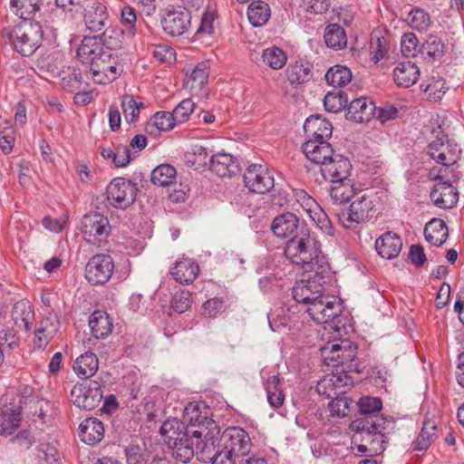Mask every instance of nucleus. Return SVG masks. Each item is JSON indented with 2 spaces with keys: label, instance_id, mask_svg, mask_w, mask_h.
<instances>
[{
  "label": "nucleus",
  "instance_id": "f257e3e1",
  "mask_svg": "<svg viewBox=\"0 0 464 464\" xmlns=\"http://www.w3.org/2000/svg\"><path fill=\"white\" fill-rule=\"evenodd\" d=\"M204 411L198 404H189L184 410V423L177 418L166 420L160 429V435H219L220 427L208 417V409L203 406Z\"/></svg>",
  "mask_w": 464,
  "mask_h": 464
},
{
  "label": "nucleus",
  "instance_id": "f03ea898",
  "mask_svg": "<svg viewBox=\"0 0 464 464\" xmlns=\"http://www.w3.org/2000/svg\"><path fill=\"white\" fill-rule=\"evenodd\" d=\"M360 416L350 424V429L368 435H388L395 432L396 422L392 417L379 414L382 401L379 397L362 396L356 402Z\"/></svg>",
  "mask_w": 464,
  "mask_h": 464
},
{
  "label": "nucleus",
  "instance_id": "7ed1b4c3",
  "mask_svg": "<svg viewBox=\"0 0 464 464\" xmlns=\"http://www.w3.org/2000/svg\"><path fill=\"white\" fill-rule=\"evenodd\" d=\"M433 132L437 133L436 140L428 145L427 154L442 167L430 169L429 177L431 179H443L449 176L450 169H454L459 160L461 150L453 140L448 139L440 126Z\"/></svg>",
  "mask_w": 464,
  "mask_h": 464
},
{
  "label": "nucleus",
  "instance_id": "20e7f679",
  "mask_svg": "<svg viewBox=\"0 0 464 464\" xmlns=\"http://www.w3.org/2000/svg\"><path fill=\"white\" fill-rule=\"evenodd\" d=\"M322 254L321 244L311 236L308 226H303L296 236L289 238L285 246V256L304 270H312L314 260Z\"/></svg>",
  "mask_w": 464,
  "mask_h": 464
},
{
  "label": "nucleus",
  "instance_id": "39448f33",
  "mask_svg": "<svg viewBox=\"0 0 464 464\" xmlns=\"http://www.w3.org/2000/svg\"><path fill=\"white\" fill-rule=\"evenodd\" d=\"M43 29L39 23L23 21L14 27H5L1 32L5 43L10 44L22 56H30L43 42Z\"/></svg>",
  "mask_w": 464,
  "mask_h": 464
},
{
  "label": "nucleus",
  "instance_id": "423d86ee",
  "mask_svg": "<svg viewBox=\"0 0 464 464\" xmlns=\"http://www.w3.org/2000/svg\"><path fill=\"white\" fill-rule=\"evenodd\" d=\"M81 232L88 244L102 246L111 233V226L106 216L99 212L85 214L81 219Z\"/></svg>",
  "mask_w": 464,
  "mask_h": 464
},
{
  "label": "nucleus",
  "instance_id": "0eeeda50",
  "mask_svg": "<svg viewBox=\"0 0 464 464\" xmlns=\"http://www.w3.org/2000/svg\"><path fill=\"white\" fill-rule=\"evenodd\" d=\"M122 71L118 56L111 50L105 51L86 70L85 76L98 84H106L116 80Z\"/></svg>",
  "mask_w": 464,
  "mask_h": 464
},
{
  "label": "nucleus",
  "instance_id": "6e6552de",
  "mask_svg": "<svg viewBox=\"0 0 464 464\" xmlns=\"http://www.w3.org/2000/svg\"><path fill=\"white\" fill-rule=\"evenodd\" d=\"M137 192V185L125 178L113 179L106 189L110 204L121 209H125L134 203Z\"/></svg>",
  "mask_w": 464,
  "mask_h": 464
},
{
  "label": "nucleus",
  "instance_id": "1a4fd4ad",
  "mask_svg": "<svg viewBox=\"0 0 464 464\" xmlns=\"http://www.w3.org/2000/svg\"><path fill=\"white\" fill-rule=\"evenodd\" d=\"M460 179V172L456 169H450L449 176L443 179H438L430 192V198L436 207L440 208H450L455 206L459 199V192L452 183Z\"/></svg>",
  "mask_w": 464,
  "mask_h": 464
},
{
  "label": "nucleus",
  "instance_id": "9d476101",
  "mask_svg": "<svg viewBox=\"0 0 464 464\" xmlns=\"http://www.w3.org/2000/svg\"><path fill=\"white\" fill-rule=\"evenodd\" d=\"M310 317L317 324L334 323L341 315L343 306L341 300L334 295H323L307 307Z\"/></svg>",
  "mask_w": 464,
  "mask_h": 464
},
{
  "label": "nucleus",
  "instance_id": "9b49d317",
  "mask_svg": "<svg viewBox=\"0 0 464 464\" xmlns=\"http://www.w3.org/2000/svg\"><path fill=\"white\" fill-rule=\"evenodd\" d=\"M375 214L374 204L372 198L363 194L356 196L350 204L346 213L338 215L339 221L344 227H351L352 223H364L373 218Z\"/></svg>",
  "mask_w": 464,
  "mask_h": 464
},
{
  "label": "nucleus",
  "instance_id": "f8f14e48",
  "mask_svg": "<svg viewBox=\"0 0 464 464\" xmlns=\"http://www.w3.org/2000/svg\"><path fill=\"white\" fill-rule=\"evenodd\" d=\"M71 397L78 408L92 411L100 405L103 395L101 384L97 381L90 380L74 385Z\"/></svg>",
  "mask_w": 464,
  "mask_h": 464
},
{
  "label": "nucleus",
  "instance_id": "ddd939ff",
  "mask_svg": "<svg viewBox=\"0 0 464 464\" xmlns=\"http://www.w3.org/2000/svg\"><path fill=\"white\" fill-rule=\"evenodd\" d=\"M114 269L113 259L105 254H97L88 261L85 277L93 285H103L110 280Z\"/></svg>",
  "mask_w": 464,
  "mask_h": 464
},
{
  "label": "nucleus",
  "instance_id": "4468645a",
  "mask_svg": "<svg viewBox=\"0 0 464 464\" xmlns=\"http://www.w3.org/2000/svg\"><path fill=\"white\" fill-rule=\"evenodd\" d=\"M245 186L254 193L266 194L275 186L273 174L261 164L250 165L244 173Z\"/></svg>",
  "mask_w": 464,
  "mask_h": 464
},
{
  "label": "nucleus",
  "instance_id": "2eb2a0df",
  "mask_svg": "<svg viewBox=\"0 0 464 464\" xmlns=\"http://www.w3.org/2000/svg\"><path fill=\"white\" fill-rule=\"evenodd\" d=\"M191 19V14L187 8L168 10L161 19V24L166 34L179 36L189 29Z\"/></svg>",
  "mask_w": 464,
  "mask_h": 464
},
{
  "label": "nucleus",
  "instance_id": "dca6fc26",
  "mask_svg": "<svg viewBox=\"0 0 464 464\" xmlns=\"http://www.w3.org/2000/svg\"><path fill=\"white\" fill-rule=\"evenodd\" d=\"M303 226H308L304 220L292 213L285 212L276 216L271 224L272 232L278 237H293L300 232Z\"/></svg>",
  "mask_w": 464,
  "mask_h": 464
},
{
  "label": "nucleus",
  "instance_id": "f3484780",
  "mask_svg": "<svg viewBox=\"0 0 464 464\" xmlns=\"http://www.w3.org/2000/svg\"><path fill=\"white\" fill-rule=\"evenodd\" d=\"M209 440L213 450L219 441L221 449L235 459L246 456L253 446L250 437H210Z\"/></svg>",
  "mask_w": 464,
  "mask_h": 464
},
{
  "label": "nucleus",
  "instance_id": "a211bd4d",
  "mask_svg": "<svg viewBox=\"0 0 464 464\" xmlns=\"http://www.w3.org/2000/svg\"><path fill=\"white\" fill-rule=\"evenodd\" d=\"M350 160L341 154H335L324 166L320 167V172L324 180L334 181L349 178L352 171Z\"/></svg>",
  "mask_w": 464,
  "mask_h": 464
},
{
  "label": "nucleus",
  "instance_id": "6ab92c4d",
  "mask_svg": "<svg viewBox=\"0 0 464 464\" xmlns=\"http://www.w3.org/2000/svg\"><path fill=\"white\" fill-rule=\"evenodd\" d=\"M108 18L107 7L99 1H89L83 6L84 23L91 32H99L103 29Z\"/></svg>",
  "mask_w": 464,
  "mask_h": 464
},
{
  "label": "nucleus",
  "instance_id": "aec40b11",
  "mask_svg": "<svg viewBox=\"0 0 464 464\" xmlns=\"http://www.w3.org/2000/svg\"><path fill=\"white\" fill-rule=\"evenodd\" d=\"M302 149L306 158L311 162L320 165V167L324 166L327 160L336 154L332 145L326 140H307L303 144Z\"/></svg>",
  "mask_w": 464,
  "mask_h": 464
},
{
  "label": "nucleus",
  "instance_id": "412c9836",
  "mask_svg": "<svg viewBox=\"0 0 464 464\" xmlns=\"http://www.w3.org/2000/svg\"><path fill=\"white\" fill-rule=\"evenodd\" d=\"M29 413L32 414V425L35 430L44 431V426L50 424L53 419L54 411L49 401L44 399L30 400L28 403Z\"/></svg>",
  "mask_w": 464,
  "mask_h": 464
},
{
  "label": "nucleus",
  "instance_id": "4be33fe9",
  "mask_svg": "<svg viewBox=\"0 0 464 464\" xmlns=\"http://www.w3.org/2000/svg\"><path fill=\"white\" fill-rule=\"evenodd\" d=\"M324 286H322L319 282L307 279L296 282L292 294L296 302L304 303L309 306L324 295Z\"/></svg>",
  "mask_w": 464,
  "mask_h": 464
},
{
  "label": "nucleus",
  "instance_id": "5701e85b",
  "mask_svg": "<svg viewBox=\"0 0 464 464\" xmlns=\"http://www.w3.org/2000/svg\"><path fill=\"white\" fill-rule=\"evenodd\" d=\"M105 51L109 50L96 37H84L77 49V57L87 70Z\"/></svg>",
  "mask_w": 464,
  "mask_h": 464
},
{
  "label": "nucleus",
  "instance_id": "b1692460",
  "mask_svg": "<svg viewBox=\"0 0 464 464\" xmlns=\"http://www.w3.org/2000/svg\"><path fill=\"white\" fill-rule=\"evenodd\" d=\"M137 438V440L125 448L128 464H142L155 450L151 437Z\"/></svg>",
  "mask_w": 464,
  "mask_h": 464
},
{
  "label": "nucleus",
  "instance_id": "393cba45",
  "mask_svg": "<svg viewBox=\"0 0 464 464\" xmlns=\"http://www.w3.org/2000/svg\"><path fill=\"white\" fill-rule=\"evenodd\" d=\"M377 107L365 97L354 99L348 106L345 117L355 122L369 121L376 114Z\"/></svg>",
  "mask_w": 464,
  "mask_h": 464
},
{
  "label": "nucleus",
  "instance_id": "a878e982",
  "mask_svg": "<svg viewBox=\"0 0 464 464\" xmlns=\"http://www.w3.org/2000/svg\"><path fill=\"white\" fill-rule=\"evenodd\" d=\"M208 166L211 171L221 178L231 177L240 171L237 159L227 153L212 155Z\"/></svg>",
  "mask_w": 464,
  "mask_h": 464
},
{
  "label": "nucleus",
  "instance_id": "bb28decb",
  "mask_svg": "<svg viewBox=\"0 0 464 464\" xmlns=\"http://www.w3.org/2000/svg\"><path fill=\"white\" fill-rule=\"evenodd\" d=\"M304 131L308 140H324L331 138L333 126L329 121L319 115H312L304 121Z\"/></svg>",
  "mask_w": 464,
  "mask_h": 464
},
{
  "label": "nucleus",
  "instance_id": "cd10ccee",
  "mask_svg": "<svg viewBox=\"0 0 464 464\" xmlns=\"http://www.w3.org/2000/svg\"><path fill=\"white\" fill-rule=\"evenodd\" d=\"M171 455L183 463H188L195 454L192 437H168L166 441Z\"/></svg>",
  "mask_w": 464,
  "mask_h": 464
},
{
  "label": "nucleus",
  "instance_id": "c85d7f7f",
  "mask_svg": "<svg viewBox=\"0 0 464 464\" xmlns=\"http://www.w3.org/2000/svg\"><path fill=\"white\" fill-rule=\"evenodd\" d=\"M402 247L401 237L392 232H387L378 237L375 241V249L378 254L386 259L396 257Z\"/></svg>",
  "mask_w": 464,
  "mask_h": 464
},
{
  "label": "nucleus",
  "instance_id": "c756f323",
  "mask_svg": "<svg viewBox=\"0 0 464 464\" xmlns=\"http://www.w3.org/2000/svg\"><path fill=\"white\" fill-rule=\"evenodd\" d=\"M22 407L18 404L10 403L5 406L0 414V435H12L19 427L21 422Z\"/></svg>",
  "mask_w": 464,
  "mask_h": 464
},
{
  "label": "nucleus",
  "instance_id": "7c9ffc66",
  "mask_svg": "<svg viewBox=\"0 0 464 464\" xmlns=\"http://www.w3.org/2000/svg\"><path fill=\"white\" fill-rule=\"evenodd\" d=\"M199 266L198 263L190 258H183L175 263L170 270L174 280L179 284H190L198 276Z\"/></svg>",
  "mask_w": 464,
  "mask_h": 464
},
{
  "label": "nucleus",
  "instance_id": "2f4dec72",
  "mask_svg": "<svg viewBox=\"0 0 464 464\" xmlns=\"http://www.w3.org/2000/svg\"><path fill=\"white\" fill-rule=\"evenodd\" d=\"M419 76L418 66L411 61L399 63L393 70V80L400 87H411L417 82Z\"/></svg>",
  "mask_w": 464,
  "mask_h": 464
},
{
  "label": "nucleus",
  "instance_id": "473e14b6",
  "mask_svg": "<svg viewBox=\"0 0 464 464\" xmlns=\"http://www.w3.org/2000/svg\"><path fill=\"white\" fill-rule=\"evenodd\" d=\"M330 196L336 204H343L351 201L357 194L354 188V182L349 178L342 180L331 181Z\"/></svg>",
  "mask_w": 464,
  "mask_h": 464
},
{
  "label": "nucleus",
  "instance_id": "72a5a7b5",
  "mask_svg": "<svg viewBox=\"0 0 464 464\" xmlns=\"http://www.w3.org/2000/svg\"><path fill=\"white\" fill-rule=\"evenodd\" d=\"M73 371L78 377L87 381L98 371L99 360L94 353L87 352L80 355L73 363Z\"/></svg>",
  "mask_w": 464,
  "mask_h": 464
},
{
  "label": "nucleus",
  "instance_id": "f704fd0d",
  "mask_svg": "<svg viewBox=\"0 0 464 464\" xmlns=\"http://www.w3.org/2000/svg\"><path fill=\"white\" fill-rule=\"evenodd\" d=\"M313 65L306 61H296L288 65L286 76L292 86H297L308 82L312 78Z\"/></svg>",
  "mask_w": 464,
  "mask_h": 464
},
{
  "label": "nucleus",
  "instance_id": "c9c22d12",
  "mask_svg": "<svg viewBox=\"0 0 464 464\" xmlns=\"http://www.w3.org/2000/svg\"><path fill=\"white\" fill-rule=\"evenodd\" d=\"M89 325L92 334L96 339H102L108 336L112 330V321L107 313L94 311L90 316Z\"/></svg>",
  "mask_w": 464,
  "mask_h": 464
},
{
  "label": "nucleus",
  "instance_id": "e433bc0d",
  "mask_svg": "<svg viewBox=\"0 0 464 464\" xmlns=\"http://www.w3.org/2000/svg\"><path fill=\"white\" fill-rule=\"evenodd\" d=\"M448 236V227L442 219L434 218L425 226V239L433 246H440L443 245Z\"/></svg>",
  "mask_w": 464,
  "mask_h": 464
},
{
  "label": "nucleus",
  "instance_id": "4c0bfd02",
  "mask_svg": "<svg viewBox=\"0 0 464 464\" xmlns=\"http://www.w3.org/2000/svg\"><path fill=\"white\" fill-rule=\"evenodd\" d=\"M61 85L63 90L73 92L82 89L83 84L88 85V78L85 76V68L69 67L68 72H63Z\"/></svg>",
  "mask_w": 464,
  "mask_h": 464
},
{
  "label": "nucleus",
  "instance_id": "58836bf2",
  "mask_svg": "<svg viewBox=\"0 0 464 464\" xmlns=\"http://www.w3.org/2000/svg\"><path fill=\"white\" fill-rule=\"evenodd\" d=\"M324 39L325 44L332 49L341 50L347 44V36L344 29L337 24H328L324 30Z\"/></svg>",
  "mask_w": 464,
  "mask_h": 464
},
{
  "label": "nucleus",
  "instance_id": "ea45409f",
  "mask_svg": "<svg viewBox=\"0 0 464 464\" xmlns=\"http://www.w3.org/2000/svg\"><path fill=\"white\" fill-rule=\"evenodd\" d=\"M352 78L351 70L341 64L332 66L325 73L326 82L335 89L344 87L352 81Z\"/></svg>",
  "mask_w": 464,
  "mask_h": 464
},
{
  "label": "nucleus",
  "instance_id": "a19ab883",
  "mask_svg": "<svg viewBox=\"0 0 464 464\" xmlns=\"http://www.w3.org/2000/svg\"><path fill=\"white\" fill-rule=\"evenodd\" d=\"M57 332V325L51 317H45L39 322L35 330V345L39 348L45 347Z\"/></svg>",
  "mask_w": 464,
  "mask_h": 464
},
{
  "label": "nucleus",
  "instance_id": "79ce46f5",
  "mask_svg": "<svg viewBox=\"0 0 464 464\" xmlns=\"http://www.w3.org/2000/svg\"><path fill=\"white\" fill-rule=\"evenodd\" d=\"M270 7L263 1H254L247 10V17L253 26L264 25L270 17Z\"/></svg>",
  "mask_w": 464,
  "mask_h": 464
},
{
  "label": "nucleus",
  "instance_id": "37998d69",
  "mask_svg": "<svg viewBox=\"0 0 464 464\" xmlns=\"http://www.w3.org/2000/svg\"><path fill=\"white\" fill-rule=\"evenodd\" d=\"M34 311L24 301L17 302L12 311V318L18 327H24L25 331L31 329L32 320L34 319Z\"/></svg>",
  "mask_w": 464,
  "mask_h": 464
},
{
  "label": "nucleus",
  "instance_id": "c03bdc74",
  "mask_svg": "<svg viewBox=\"0 0 464 464\" xmlns=\"http://www.w3.org/2000/svg\"><path fill=\"white\" fill-rule=\"evenodd\" d=\"M348 97L346 92L340 89L328 92L324 99V106L328 112L338 113L346 107Z\"/></svg>",
  "mask_w": 464,
  "mask_h": 464
},
{
  "label": "nucleus",
  "instance_id": "a18cd8bd",
  "mask_svg": "<svg viewBox=\"0 0 464 464\" xmlns=\"http://www.w3.org/2000/svg\"><path fill=\"white\" fill-rule=\"evenodd\" d=\"M42 0H10V5L23 21L30 19L40 10Z\"/></svg>",
  "mask_w": 464,
  "mask_h": 464
},
{
  "label": "nucleus",
  "instance_id": "49530a36",
  "mask_svg": "<svg viewBox=\"0 0 464 464\" xmlns=\"http://www.w3.org/2000/svg\"><path fill=\"white\" fill-rule=\"evenodd\" d=\"M177 171L169 164H161L151 171L150 180L154 185L166 187L170 185L176 179Z\"/></svg>",
  "mask_w": 464,
  "mask_h": 464
},
{
  "label": "nucleus",
  "instance_id": "de8ad7c7",
  "mask_svg": "<svg viewBox=\"0 0 464 464\" xmlns=\"http://www.w3.org/2000/svg\"><path fill=\"white\" fill-rule=\"evenodd\" d=\"M386 441L382 437H362V442L357 445V452L368 457L381 454L384 450Z\"/></svg>",
  "mask_w": 464,
  "mask_h": 464
},
{
  "label": "nucleus",
  "instance_id": "09e8293b",
  "mask_svg": "<svg viewBox=\"0 0 464 464\" xmlns=\"http://www.w3.org/2000/svg\"><path fill=\"white\" fill-rule=\"evenodd\" d=\"M356 358V346L350 343H347L342 352L336 355H325L324 360L327 362V364L330 365L332 363L333 367L337 366H344L347 368H351L352 365L349 363L353 362Z\"/></svg>",
  "mask_w": 464,
  "mask_h": 464
},
{
  "label": "nucleus",
  "instance_id": "8fccbe9b",
  "mask_svg": "<svg viewBox=\"0 0 464 464\" xmlns=\"http://www.w3.org/2000/svg\"><path fill=\"white\" fill-rule=\"evenodd\" d=\"M123 30L118 27H107L100 36V42L105 49L112 50L121 47L123 39Z\"/></svg>",
  "mask_w": 464,
  "mask_h": 464
},
{
  "label": "nucleus",
  "instance_id": "3c124183",
  "mask_svg": "<svg viewBox=\"0 0 464 464\" xmlns=\"http://www.w3.org/2000/svg\"><path fill=\"white\" fill-rule=\"evenodd\" d=\"M208 66L205 63H200L195 66L188 76L186 85L189 89L202 88L208 82Z\"/></svg>",
  "mask_w": 464,
  "mask_h": 464
},
{
  "label": "nucleus",
  "instance_id": "603ef678",
  "mask_svg": "<svg viewBox=\"0 0 464 464\" xmlns=\"http://www.w3.org/2000/svg\"><path fill=\"white\" fill-rule=\"evenodd\" d=\"M262 59L265 64L274 70H278L286 63L287 57L282 49L272 47L263 52Z\"/></svg>",
  "mask_w": 464,
  "mask_h": 464
},
{
  "label": "nucleus",
  "instance_id": "864d4df0",
  "mask_svg": "<svg viewBox=\"0 0 464 464\" xmlns=\"http://www.w3.org/2000/svg\"><path fill=\"white\" fill-rule=\"evenodd\" d=\"M410 26L418 31H425L430 25V16L422 8H413L407 16Z\"/></svg>",
  "mask_w": 464,
  "mask_h": 464
},
{
  "label": "nucleus",
  "instance_id": "5fc2aeb1",
  "mask_svg": "<svg viewBox=\"0 0 464 464\" xmlns=\"http://www.w3.org/2000/svg\"><path fill=\"white\" fill-rule=\"evenodd\" d=\"M307 273H314L311 279L312 281L319 282L324 286L332 277L331 269L324 262V257L322 254L319 256L318 260H314V266L312 270H304Z\"/></svg>",
  "mask_w": 464,
  "mask_h": 464
},
{
  "label": "nucleus",
  "instance_id": "6e6d98bb",
  "mask_svg": "<svg viewBox=\"0 0 464 464\" xmlns=\"http://www.w3.org/2000/svg\"><path fill=\"white\" fill-rule=\"evenodd\" d=\"M353 401L346 396L337 395L329 402L330 411L333 416L345 417L352 411Z\"/></svg>",
  "mask_w": 464,
  "mask_h": 464
},
{
  "label": "nucleus",
  "instance_id": "4d7b16f0",
  "mask_svg": "<svg viewBox=\"0 0 464 464\" xmlns=\"http://www.w3.org/2000/svg\"><path fill=\"white\" fill-rule=\"evenodd\" d=\"M217 10L215 7L208 5L201 15L200 24L196 31L197 36L209 35L213 32V24L217 18Z\"/></svg>",
  "mask_w": 464,
  "mask_h": 464
},
{
  "label": "nucleus",
  "instance_id": "13d9d810",
  "mask_svg": "<svg viewBox=\"0 0 464 464\" xmlns=\"http://www.w3.org/2000/svg\"><path fill=\"white\" fill-rule=\"evenodd\" d=\"M121 23L125 26L128 36H135L137 33V14L135 8L130 5L123 6L121 12Z\"/></svg>",
  "mask_w": 464,
  "mask_h": 464
},
{
  "label": "nucleus",
  "instance_id": "bf43d9fd",
  "mask_svg": "<svg viewBox=\"0 0 464 464\" xmlns=\"http://www.w3.org/2000/svg\"><path fill=\"white\" fill-rule=\"evenodd\" d=\"M143 107V103H138L133 96L124 95L121 99V108L127 122L130 123L137 120L140 114V109Z\"/></svg>",
  "mask_w": 464,
  "mask_h": 464
},
{
  "label": "nucleus",
  "instance_id": "052dcab7",
  "mask_svg": "<svg viewBox=\"0 0 464 464\" xmlns=\"http://www.w3.org/2000/svg\"><path fill=\"white\" fill-rule=\"evenodd\" d=\"M423 53L432 58H440L445 53V44L437 35L430 34L422 45Z\"/></svg>",
  "mask_w": 464,
  "mask_h": 464
},
{
  "label": "nucleus",
  "instance_id": "680f3d73",
  "mask_svg": "<svg viewBox=\"0 0 464 464\" xmlns=\"http://www.w3.org/2000/svg\"><path fill=\"white\" fill-rule=\"evenodd\" d=\"M203 451L207 453L214 452L213 456L209 457L212 464H236V459L221 449L219 441L216 442L215 450L211 445L208 446L206 444Z\"/></svg>",
  "mask_w": 464,
  "mask_h": 464
},
{
  "label": "nucleus",
  "instance_id": "e2e57ef3",
  "mask_svg": "<svg viewBox=\"0 0 464 464\" xmlns=\"http://www.w3.org/2000/svg\"><path fill=\"white\" fill-rule=\"evenodd\" d=\"M192 304L191 294L188 291L181 290L176 292L171 300V308L179 313H185Z\"/></svg>",
  "mask_w": 464,
  "mask_h": 464
},
{
  "label": "nucleus",
  "instance_id": "0e129e2a",
  "mask_svg": "<svg viewBox=\"0 0 464 464\" xmlns=\"http://www.w3.org/2000/svg\"><path fill=\"white\" fill-rule=\"evenodd\" d=\"M333 378L329 375L322 378L316 385L318 394L325 396V398L333 399L337 395H343L346 391H336L334 382H332Z\"/></svg>",
  "mask_w": 464,
  "mask_h": 464
},
{
  "label": "nucleus",
  "instance_id": "69168bd1",
  "mask_svg": "<svg viewBox=\"0 0 464 464\" xmlns=\"http://www.w3.org/2000/svg\"><path fill=\"white\" fill-rule=\"evenodd\" d=\"M436 431L446 435L452 434L450 428L445 423H441L437 419H430L423 421L421 431L419 435H434Z\"/></svg>",
  "mask_w": 464,
  "mask_h": 464
},
{
  "label": "nucleus",
  "instance_id": "338daca9",
  "mask_svg": "<svg viewBox=\"0 0 464 464\" xmlns=\"http://www.w3.org/2000/svg\"><path fill=\"white\" fill-rule=\"evenodd\" d=\"M195 103L190 99H185L180 102L173 110L172 115L178 123L186 121L192 113Z\"/></svg>",
  "mask_w": 464,
  "mask_h": 464
},
{
  "label": "nucleus",
  "instance_id": "774afa93",
  "mask_svg": "<svg viewBox=\"0 0 464 464\" xmlns=\"http://www.w3.org/2000/svg\"><path fill=\"white\" fill-rule=\"evenodd\" d=\"M80 432L86 435H103V423L96 418H87L79 426Z\"/></svg>",
  "mask_w": 464,
  "mask_h": 464
}]
</instances>
